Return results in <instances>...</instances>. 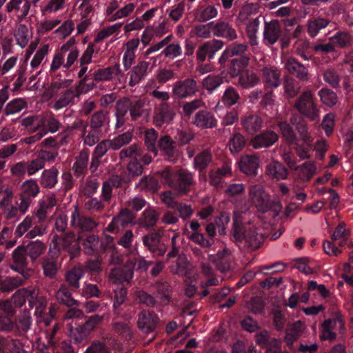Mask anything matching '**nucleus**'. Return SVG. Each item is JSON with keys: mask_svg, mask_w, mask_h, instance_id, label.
<instances>
[{"mask_svg": "<svg viewBox=\"0 0 353 353\" xmlns=\"http://www.w3.org/2000/svg\"><path fill=\"white\" fill-rule=\"evenodd\" d=\"M249 196L259 212H269L275 219L280 216L283 205L278 196L272 197L260 184L252 185L249 189Z\"/></svg>", "mask_w": 353, "mask_h": 353, "instance_id": "f257e3e1", "label": "nucleus"}, {"mask_svg": "<svg viewBox=\"0 0 353 353\" xmlns=\"http://www.w3.org/2000/svg\"><path fill=\"white\" fill-rule=\"evenodd\" d=\"M159 174L165 183L182 194H187L195 183L194 174L186 169L173 170L166 167Z\"/></svg>", "mask_w": 353, "mask_h": 353, "instance_id": "f03ea898", "label": "nucleus"}, {"mask_svg": "<svg viewBox=\"0 0 353 353\" xmlns=\"http://www.w3.org/2000/svg\"><path fill=\"white\" fill-rule=\"evenodd\" d=\"M268 236V230L255 228L251 222L245 224L243 222H234V237L253 249L259 248L263 239Z\"/></svg>", "mask_w": 353, "mask_h": 353, "instance_id": "7ed1b4c3", "label": "nucleus"}, {"mask_svg": "<svg viewBox=\"0 0 353 353\" xmlns=\"http://www.w3.org/2000/svg\"><path fill=\"white\" fill-rule=\"evenodd\" d=\"M294 107L299 113L311 121H316L319 118V111L310 91L302 93L296 99Z\"/></svg>", "mask_w": 353, "mask_h": 353, "instance_id": "20e7f679", "label": "nucleus"}, {"mask_svg": "<svg viewBox=\"0 0 353 353\" xmlns=\"http://www.w3.org/2000/svg\"><path fill=\"white\" fill-rule=\"evenodd\" d=\"M282 63L288 73L299 81L307 82L310 79L308 65H305L301 63L295 57H288L282 60Z\"/></svg>", "mask_w": 353, "mask_h": 353, "instance_id": "39448f33", "label": "nucleus"}, {"mask_svg": "<svg viewBox=\"0 0 353 353\" xmlns=\"http://www.w3.org/2000/svg\"><path fill=\"white\" fill-rule=\"evenodd\" d=\"M176 115L173 108L167 103H161L154 110L153 123L157 128L171 124Z\"/></svg>", "mask_w": 353, "mask_h": 353, "instance_id": "423d86ee", "label": "nucleus"}, {"mask_svg": "<svg viewBox=\"0 0 353 353\" xmlns=\"http://www.w3.org/2000/svg\"><path fill=\"white\" fill-rule=\"evenodd\" d=\"M213 36L225 39L228 41H234L238 35L233 25L225 20H216L212 21Z\"/></svg>", "mask_w": 353, "mask_h": 353, "instance_id": "0eeeda50", "label": "nucleus"}, {"mask_svg": "<svg viewBox=\"0 0 353 353\" xmlns=\"http://www.w3.org/2000/svg\"><path fill=\"white\" fill-rule=\"evenodd\" d=\"M199 91L196 81L191 78L177 81L172 88L174 95L177 98L192 97Z\"/></svg>", "mask_w": 353, "mask_h": 353, "instance_id": "6e6552de", "label": "nucleus"}, {"mask_svg": "<svg viewBox=\"0 0 353 353\" xmlns=\"http://www.w3.org/2000/svg\"><path fill=\"white\" fill-rule=\"evenodd\" d=\"M158 148L163 152L165 158L168 161L175 163L177 162L179 152L176 143L169 135L161 136L158 141Z\"/></svg>", "mask_w": 353, "mask_h": 353, "instance_id": "1a4fd4ad", "label": "nucleus"}, {"mask_svg": "<svg viewBox=\"0 0 353 353\" xmlns=\"http://www.w3.org/2000/svg\"><path fill=\"white\" fill-rule=\"evenodd\" d=\"M279 134L272 130H265L256 134L251 140L254 149L268 148L279 141Z\"/></svg>", "mask_w": 353, "mask_h": 353, "instance_id": "9d476101", "label": "nucleus"}, {"mask_svg": "<svg viewBox=\"0 0 353 353\" xmlns=\"http://www.w3.org/2000/svg\"><path fill=\"white\" fill-rule=\"evenodd\" d=\"M47 301L44 297L39 296L38 299L34 300L33 306L35 305V315L37 319L38 323H43L46 326L50 325L52 319L54 318L56 313V308L54 305H51L49 308V312L46 314L45 309L46 307Z\"/></svg>", "mask_w": 353, "mask_h": 353, "instance_id": "9b49d317", "label": "nucleus"}, {"mask_svg": "<svg viewBox=\"0 0 353 353\" xmlns=\"http://www.w3.org/2000/svg\"><path fill=\"white\" fill-rule=\"evenodd\" d=\"M133 261H128L123 269L115 268L112 269L109 279L114 283L130 282L133 277Z\"/></svg>", "mask_w": 353, "mask_h": 353, "instance_id": "f8f14e48", "label": "nucleus"}, {"mask_svg": "<svg viewBox=\"0 0 353 353\" xmlns=\"http://www.w3.org/2000/svg\"><path fill=\"white\" fill-rule=\"evenodd\" d=\"M238 166L241 172L254 177L258 174L259 167V159L256 156L244 155L238 161Z\"/></svg>", "mask_w": 353, "mask_h": 353, "instance_id": "ddd939ff", "label": "nucleus"}, {"mask_svg": "<svg viewBox=\"0 0 353 353\" xmlns=\"http://www.w3.org/2000/svg\"><path fill=\"white\" fill-rule=\"evenodd\" d=\"M217 119L213 113L202 110L198 111L192 119V123L201 129H212L217 125Z\"/></svg>", "mask_w": 353, "mask_h": 353, "instance_id": "4468645a", "label": "nucleus"}, {"mask_svg": "<svg viewBox=\"0 0 353 353\" xmlns=\"http://www.w3.org/2000/svg\"><path fill=\"white\" fill-rule=\"evenodd\" d=\"M157 323L158 317L153 312L143 310L139 314L137 325L139 328L145 333L154 331Z\"/></svg>", "mask_w": 353, "mask_h": 353, "instance_id": "2eb2a0df", "label": "nucleus"}, {"mask_svg": "<svg viewBox=\"0 0 353 353\" xmlns=\"http://www.w3.org/2000/svg\"><path fill=\"white\" fill-rule=\"evenodd\" d=\"M332 23L329 17L314 16L307 21V32L311 38L316 37L321 30L327 28Z\"/></svg>", "mask_w": 353, "mask_h": 353, "instance_id": "dca6fc26", "label": "nucleus"}, {"mask_svg": "<svg viewBox=\"0 0 353 353\" xmlns=\"http://www.w3.org/2000/svg\"><path fill=\"white\" fill-rule=\"evenodd\" d=\"M121 347V343H114V339H105L93 341L84 353H112L111 348L119 350Z\"/></svg>", "mask_w": 353, "mask_h": 353, "instance_id": "f3484780", "label": "nucleus"}, {"mask_svg": "<svg viewBox=\"0 0 353 353\" xmlns=\"http://www.w3.org/2000/svg\"><path fill=\"white\" fill-rule=\"evenodd\" d=\"M39 290L36 288L30 287L27 289L23 288L17 291L13 295L14 303L21 307L25 302L26 299H28L29 305L30 307H33L34 300L38 299Z\"/></svg>", "mask_w": 353, "mask_h": 353, "instance_id": "a211bd4d", "label": "nucleus"}, {"mask_svg": "<svg viewBox=\"0 0 353 353\" xmlns=\"http://www.w3.org/2000/svg\"><path fill=\"white\" fill-rule=\"evenodd\" d=\"M241 123L245 131L252 135L259 132L264 125V121L256 114L243 117Z\"/></svg>", "mask_w": 353, "mask_h": 353, "instance_id": "6ab92c4d", "label": "nucleus"}, {"mask_svg": "<svg viewBox=\"0 0 353 353\" xmlns=\"http://www.w3.org/2000/svg\"><path fill=\"white\" fill-rule=\"evenodd\" d=\"M265 174L272 180L280 181L286 179L289 172L282 163L273 161L266 165Z\"/></svg>", "mask_w": 353, "mask_h": 353, "instance_id": "aec40b11", "label": "nucleus"}, {"mask_svg": "<svg viewBox=\"0 0 353 353\" xmlns=\"http://www.w3.org/2000/svg\"><path fill=\"white\" fill-rule=\"evenodd\" d=\"M109 114L103 110L95 112L91 117L90 128L100 131L103 134L107 132L109 127Z\"/></svg>", "mask_w": 353, "mask_h": 353, "instance_id": "412c9836", "label": "nucleus"}, {"mask_svg": "<svg viewBox=\"0 0 353 353\" xmlns=\"http://www.w3.org/2000/svg\"><path fill=\"white\" fill-rule=\"evenodd\" d=\"M281 26L276 21L265 23L263 31V40L265 45H273L281 37Z\"/></svg>", "mask_w": 353, "mask_h": 353, "instance_id": "4be33fe9", "label": "nucleus"}, {"mask_svg": "<svg viewBox=\"0 0 353 353\" xmlns=\"http://www.w3.org/2000/svg\"><path fill=\"white\" fill-rule=\"evenodd\" d=\"M330 38L336 52L338 49H346L350 48L353 44V37L347 31L338 30Z\"/></svg>", "mask_w": 353, "mask_h": 353, "instance_id": "5701e85b", "label": "nucleus"}, {"mask_svg": "<svg viewBox=\"0 0 353 353\" xmlns=\"http://www.w3.org/2000/svg\"><path fill=\"white\" fill-rule=\"evenodd\" d=\"M290 123L295 128L302 141L307 143L313 141V138L308 131L307 123L303 117L293 116L290 118Z\"/></svg>", "mask_w": 353, "mask_h": 353, "instance_id": "b1692460", "label": "nucleus"}, {"mask_svg": "<svg viewBox=\"0 0 353 353\" xmlns=\"http://www.w3.org/2000/svg\"><path fill=\"white\" fill-rule=\"evenodd\" d=\"M262 79L266 89L277 88L281 85V73L276 68L265 67L262 70Z\"/></svg>", "mask_w": 353, "mask_h": 353, "instance_id": "393cba45", "label": "nucleus"}, {"mask_svg": "<svg viewBox=\"0 0 353 353\" xmlns=\"http://www.w3.org/2000/svg\"><path fill=\"white\" fill-rule=\"evenodd\" d=\"M89 155L87 152H81L76 158L72 170L77 178L83 179L88 172Z\"/></svg>", "mask_w": 353, "mask_h": 353, "instance_id": "a878e982", "label": "nucleus"}, {"mask_svg": "<svg viewBox=\"0 0 353 353\" xmlns=\"http://www.w3.org/2000/svg\"><path fill=\"white\" fill-rule=\"evenodd\" d=\"M218 9L213 5L200 6L194 12L195 19L199 22H207L218 16Z\"/></svg>", "mask_w": 353, "mask_h": 353, "instance_id": "bb28decb", "label": "nucleus"}, {"mask_svg": "<svg viewBox=\"0 0 353 353\" xmlns=\"http://www.w3.org/2000/svg\"><path fill=\"white\" fill-rule=\"evenodd\" d=\"M81 94H78L77 88H68L63 92H62L59 99L55 101L53 108L55 110H60L65 108L70 104L74 103V100L76 97H79Z\"/></svg>", "mask_w": 353, "mask_h": 353, "instance_id": "cd10ccee", "label": "nucleus"}, {"mask_svg": "<svg viewBox=\"0 0 353 353\" xmlns=\"http://www.w3.org/2000/svg\"><path fill=\"white\" fill-rule=\"evenodd\" d=\"M121 73L119 65L115 64L114 65L101 68L96 70L93 73V78L97 82L109 81L113 78L114 76H119Z\"/></svg>", "mask_w": 353, "mask_h": 353, "instance_id": "c85d7f7f", "label": "nucleus"}, {"mask_svg": "<svg viewBox=\"0 0 353 353\" xmlns=\"http://www.w3.org/2000/svg\"><path fill=\"white\" fill-rule=\"evenodd\" d=\"M212 161V154L210 151L204 150L196 154L194 158V168L199 172L207 170Z\"/></svg>", "mask_w": 353, "mask_h": 353, "instance_id": "c756f323", "label": "nucleus"}, {"mask_svg": "<svg viewBox=\"0 0 353 353\" xmlns=\"http://www.w3.org/2000/svg\"><path fill=\"white\" fill-rule=\"evenodd\" d=\"M130 116L132 121L139 119L145 112V101L143 99H130L128 98Z\"/></svg>", "mask_w": 353, "mask_h": 353, "instance_id": "7c9ffc66", "label": "nucleus"}, {"mask_svg": "<svg viewBox=\"0 0 353 353\" xmlns=\"http://www.w3.org/2000/svg\"><path fill=\"white\" fill-rule=\"evenodd\" d=\"M249 63V58L246 56H241L231 60L228 72L232 77H239L243 72L246 70Z\"/></svg>", "mask_w": 353, "mask_h": 353, "instance_id": "2f4dec72", "label": "nucleus"}, {"mask_svg": "<svg viewBox=\"0 0 353 353\" xmlns=\"http://www.w3.org/2000/svg\"><path fill=\"white\" fill-rule=\"evenodd\" d=\"M159 133L153 128L148 129L144 133V143L148 152L152 153L154 157L158 154Z\"/></svg>", "mask_w": 353, "mask_h": 353, "instance_id": "473e14b6", "label": "nucleus"}, {"mask_svg": "<svg viewBox=\"0 0 353 353\" xmlns=\"http://www.w3.org/2000/svg\"><path fill=\"white\" fill-rule=\"evenodd\" d=\"M143 243L156 255L161 256L166 252L165 245L159 243V239L157 234L146 236L143 239Z\"/></svg>", "mask_w": 353, "mask_h": 353, "instance_id": "72a5a7b5", "label": "nucleus"}, {"mask_svg": "<svg viewBox=\"0 0 353 353\" xmlns=\"http://www.w3.org/2000/svg\"><path fill=\"white\" fill-rule=\"evenodd\" d=\"M0 353H25L21 342L0 337Z\"/></svg>", "mask_w": 353, "mask_h": 353, "instance_id": "f704fd0d", "label": "nucleus"}, {"mask_svg": "<svg viewBox=\"0 0 353 353\" xmlns=\"http://www.w3.org/2000/svg\"><path fill=\"white\" fill-rule=\"evenodd\" d=\"M149 63L141 61L137 65L134 66L130 72L129 85L134 86L138 84L141 80L145 78L147 74Z\"/></svg>", "mask_w": 353, "mask_h": 353, "instance_id": "c9c22d12", "label": "nucleus"}, {"mask_svg": "<svg viewBox=\"0 0 353 353\" xmlns=\"http://www.w3.org/2000/svg\"><path fill=\"white\" fill-rule=\"evenodd\" d=\"M343 323L340 319H329L325 321L322 325L321 339L332 340L335 338L334 330L337 327H342Z\"/></svg>", "mask_w": 353, "mask_h": 353, "instance_id": "e433bc0d", "label": "nucleus"}, {"mask_svg": "<svg viewBox=\"0 0 353 353\" xmlns=\"http://www.w3.org/2000/svg\"><path fill=\"white\" fill-rule=\"evenodd\" d=\"M159 188L160 185L158 180L150 175L143 176L136 184V188L139 191L155 192Z\"/></svg>", "mask_w": 353, "mask_h": 353, "instance_id": "4c0bfd02", "label": "nucleus"}, {"mask_svg": "<svg viewBox=\"0 0 353 353\" xmlns=\"http://www.w3.org/2000/svg\"><path fill=\"white\" fill-rule=\"evenodd\" d=\"M56 205V199L53 196H48L39 203V208L37 210L36 215L39 221H44L47 214Z\"/></svg>", "mask_w": 353, "mask_h": 353, "instance_id": "58836bf2", "label": "nucleus"}, {"mask_svg": "<svg viewBox=\"0 0 353 353\" xmlns=\"http://www.w3.org/2000/svg\"><path fill=\"white\" fill-rule=\"evenodd\" d=\"M58 170L55 168L44 170L42 172L40 183L47 188H52L57 183Z\"/></svg>", "mask_w": 353, "mask_h": 353, "instance_id": "ea45409f", "label": "nucleus"}, {"mask_svg": "<svg viewBox=\"0 0 353 353\" xmlns=\"http://www.w3.org/2000/svg\"><path fill=\"white\" fill-rule=\"evenodd\" d=\"M90 70L88 74H86L83 78L80 79L78 84L76 85L77 90L79 94H85L90 90H93L96 86L95 80L93 78V74L91 73Z\"/></svg>", "mask_w": 353, "mask_h": 353, "instance_id": "a19ab883", "label": "nucleus"}, {"mask_svg": "<svg viewBox=\"0 0 353 353\" xmlns=\"http://www.w3.org/2000/svg\"><path fill=\"white\" fill-rule=\"evenodd\" d=\"M241 97L238 91L232 86H228L221 97V102L225 106H232L240 103Z\"/></svg>", "mask_w": 353, "mask_h": 353, "instance_id": "79ce46f5", "label": "nucleus"}, {"mask_svg": "<svg viewBox=\"0 0 353 353\" xmlns=\"http://www.w3.org/2000/svg\"><path fill=\"white\" fill-rule=\"evenodd\" d=\"M312 48L316 54L321 56L337 53L330 37L321 42L315 43Z\"/></svg>", "mask_w": 353, "mask_h": 353, "instance_id": "37998d69", "label": "nucleus"}, {"mask_svg": "<svg viewBox=\"0 0 353 353\" xmlns=\"http://www.w3.org/2000/svg\"><path fill=\"white\" fill-rule=\"evenodd\" d=\"M259 82V77L252 71L246 70L239 76V83L244 88H252Z\"/></svg>", "mask_w": 353, "mask_h": 353, "instance_id": "c03bdc74", "label": "nucleus"}, {"mask_svg": "<svg viewBox=\"0 0 353 353\" xmlns=\"http://www.w3.org/2000/svg\"><path fill=\"white\" fill-rule=\"evenodd\" d=\"M278 125L285 141L291 145L296 144L299 140L292 127L285 121L279 122Z\"/></svg>", "mask_w": 353, "mask_h": 353, "instance_id": "a18cd8bd", "label": "nucleus"}, {"mask_svg": "<svg viewBox=\"0 0 353 353\" xmlns=\"http://www.w3.org/2000/svg\"><path fill=\"white\" fill-rule=\"evenodd\" d=\"M304 328L303 323L298 321L286 330L285 340L288 345H292Z\"/></svg>", "mask_w": 353, "mask_h": 353, "instance_id": "49530a36", "label": "nucleus"}, {"mask_svg": "<svg viewBox=\"0 0 353 353\" xmlns=\"http://www.w3.org/2000/svg\"><path fill=\"white\" fill-rule=\"evenodd\" d=\"M20 204L19 207L12 206L10 210L7 212L6 219H12L15 217L18 212L25 214L29 208L32 199L24 195L20 194Z\"/></svg>", "mask_w": 353, "mask_h": 353, "instance_id": "de8ad7c7", "label": "nucleus"}, {"mask_svg": "<svg viewBox=\"0 0 353 353\" xmlns=\"http://www.w3.org/2000/svg\"><path fill=\"white\" fill-rule=\"evenodd\" d=\"M318 94L323 104L329 107L334 106L338 102V97L335 92L327 88H321Z\"/></svg>", "mask_w": 353, "mask_h": 353, "instance_id": "09e8293b", "label": "nucleus"}, {"mask_svg": "<svg viewBox=\"0 0 353 353\" xmlns=\"http://www.w3.org/2000/svg\"><path fill=\"white\" fill-rule=\"evenodd\" d=\"M42 117L39 115H32L23 118L21 121V124L23 125L27 130L30 132H36L41 130Z\"/></svg>", "mask_w": 353, "mask_h": 353, "instance_id": "8fccbe9b", "label": "nucleus"}, {"mask_svg": "<svg viewBox=\"0 0 353 353\" xmlns=\"http://www.w3.org/2000/svg\"><path fill=\"white\" fill-rule=\"evenodd\" d=\"M223 83V77L219 75L209 74L203 79V87L212 93Z\"/></svg>", "mask_w": 353, "mask_h": 353, "instance_id": "3c124183", "label": "nucleus"}, {"mask_svg": "<svg viewBox=\"0 0 353 353\" xmlns=\"http://www.w3.org/2000/svg\"><path fill=\"white\" fill-rule=\"evenodd\" d=\"M68 327L71 340L74 341L76 343L83 341L89 335L83 325L74 328L72 323H69Z\"/></svg>", "mask_w": 353, "mask_h": 353, "instance_id": "603ef678", "label": "nucleus"}, {"mask_svg": "<svg viewBox=\"0 0 353 353\" xmlns=\"http://www.w3.org/2000/svg\"><path fill=\"white\" fill-rule=\"evenodd\" d=\"M350 234V231L349 229L346 228L345 225L344 223H340L336 228L332 236V239L339 241V245L342 247L347 242Z\"/></svg>", "mask_w": 353, "mask_h": 353, "instance_id": "864d4df0", "label": "nucleus"}, {"mask_svg": "<svg viewBox=\"0 0 353 353\" xmlns=\"http://www.w3.org/2000/svg\"><path fill=\"white\" fill-rule=\"evenodd\" d=\"M246 139L241 134L236 132L229 141V149L232 154L239 153L245 147Z\"/></svg>", "mask_w": 353, "mask_h": 353, "instance_id": "5fc2aeb1", "label": "nucleus"}, {"mask_svg": "<svg viewBox=\"0 0 353 353\" xmlns=\"http://www.w3.org/2000/svg\"><path fill=\"white\" fill-rule=\"evenodd\" d=\"M323 78L325 82L332 88H339L341 77L338 72L334 68H328L323 72Z\"/></svg>", "mask_w": 353, "mask_h": 353, "instance_id": "6e6d98bb", "label": "nucleus"}, {"mask_svg": "<svg viewBox=\"0 0 353 353\" xmlns=\"http://www.w3.org/2000/svg\"><path fill=\"white\" fill-rule=\"evenodd\" d=\"M57 299L68 307L77 304V301L71 297V293L65 286H61L56 294Z\"/></svg>", "mask_w": 353, "mask_h": 353, "instance_id": "4d7b16f0", "label": "nucleus"}, {"mask_svg": "<svg viewBox=\"0 0 353 353\" xmlns=\"http://www.w3.org/2000/svg\"><path fill=\"white\" fill-rule=\"evenodd\" d=\"M21 194L31 199L34 198L39 192V188L37 182L32 179L26 181L22 186Z\"/></svg>", "mask_w": 353, "mask_h": 353, "instance_id": "13d9d810", "label": "nucleus"}, {"mask_svg": "<svg viewBox=\"0 0 353 353\" xmlns=\"http://www.w3.org/2000/svg\"><path fill=\"white\" fill-rule=\"evenodd\" d=\"M190 264L188 259L185 256H180L178 259L171 265V272L181 276L188 274Z\"/></svg>", "mask_w": 353, "mask_h": 353, "instance_id": "bf43d9fd", "label": "nucleus"}, {"mask_svg": "<svg viewBox=\"0 0 353 353\" xmlns=\"http://www.w3.org/2000/svg\"><path fill=\"white\" fill-rule=\"evenodd\" d=\"M142 155V149L137 144H132L130 146L123 148L119 152V157L121 160L125 158L130 159L140 157Z\"/></svg>", "mask_w": 353, "mask_h": 353, "instance_id": "052dcab7", "label": "nucleus"}, {"mask_svg": "<svg viewBox=\"0 0 353 353\" xmlns=\"http://www.w3.org/2000/svg\"><path fill=\"white\" fill-rule=\"evenodd\" d=\"M132 139V134L130 132L122 133L113 139L110 140L112 149L114 150H119L125 145L128 144Z\"/></svg>", "mask_w": 353, "mask_h": 353, "instance_id": "680f3d73", "label": "nucleus"}, {"mask_svg": "<svg viewBox=\"0 0 353 353\" xmlns=\"http://www.w3.org/2000/svg\"><path fill=\"white\" fill-rule=\"evenodd\" d=\"M41 129H45L52 133L59 130L61 123L53 116L42 117Z\"/></svg>", "mask_w": 353, "mask_h": 353, "instance_id": "e2e57ef3", "label": "nucleus"}, {"mask_svg": "<svg viewBox=\"0 0 353 353\" xmlns=\"http://www.w3.org/2000/svg\"><path fill=\"white\" fill-rule=\"evenodd\" d=\"M72 79H59L51 83L50 86L48 89V92L52 97H54L60 89L62 88H70L72 85Z\"/></svg>", "mask_w": 353, "mask_h": 353, "instance_id": "0e129e2a", "label": "nucleus"}, {"mask_svg": "<svg viewBox=\"0 0 353 353\" xmlns=\"http://www.w3.org/2000/svg\"><path fill=\"white\" fill-rule=\"evenodd\" d=\"M25 107V102L21 99H15L9 102L4 110L6 115L16 114L22 110Z\"/></svg>", "mask_w": 353, "mask_h": 353, "instance_id": "69168bd1", "label": "nucleus"}, {"mask_svg": "<svg viewBox=\"0 0 353 353\" xmlns=\"http://www.w3.org/2000/svg\"><path fill=\"white\" fill-rule=\"evenodd\" d=\"M312 142L307 143L306 141H303L302 143L296 142L295 150L301 159H307L310 157V152L312 150Z\"/></svg>", "mask_w": 353, "mask_h": 353, "instance_id": "338daca9", "label": "nucleus"}, {"mask_svg": "<svg viewBox=\"0 0 353 353\" xmlns=\"http://www.w3.org/2000/svg\"><path fill=\"white\" fill-rule=\"evenodd\" d=\"M284 88L285 95L288 98L295 97L299 90V86L294 79L292 78H287L284 83Z\"/></svg>", "mask_w": 353, "mask_h": 353, "instance_id": "774afa93", "label": "nucleus"}]
</instances>
